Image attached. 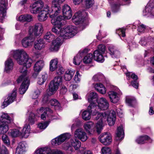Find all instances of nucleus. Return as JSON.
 I'll list each match as a JSON object with an SVG mask.
<instances>
[{
  "label": "nucleus",
  "instance_id": "nucleus-1",
  "mask_svg": "<svg viewBox=\"0 0 154 154\" xmlns=\"http://www.w3.org/2000/svg\"><path fill=\"white\" fill-rule=\"evenodd\" d=\"M11 53L17 63L20 65H23L20 68L19 71L22 74L17 79V83L21 82L25 78H26L27 79H29L27 75V69L31 66L33 62L32 59L29 57L26 52L23 49L13 51Z\"/></svg>",
  "mask_w": 154,
  "mask_h": 154
},
{
  "label": "nucleus",
  "instance_id": "nucleus-2",
  "mask_svg": "<svg viewBox=\"0 0 154 154\" xmlns=\"http://www.w3.org/2000/svg\"><path fill=\"white\" fill-rule=\"evenodd\" d=\"M95 119L99 120L96 124V128L97 133L99 134L103 129L104 122L107 120L109 126H112L114 124L116 121V113L113 110H111L109 112L99 113Z\"/></svg>",
  "mask_w": 154,
  "mask_h": 154
},
{
  "label": "nucleus",
  "instance_id": "nucleus-3",
  "mask_svg": "<svg viewBox=\"0 0 154 154\" xmlns=\"http://www.w3.org/2000/svg\"><path fill=\"white\" fill-rule=\"evenodd\" d=\"M43 31V27L40 23H37L34 26H29V36L24 38L22 40L23 46L27 48L31 45L34 41L35 36H40Z\"/></svg>",
  "mask_w": 154,
  "mask_h": 154
},
{
  "label": "nucleus",
  "instance_id": "nucleus-4",
  "mask_svg": "<svg viewBox=\"0 0 154 154\" xmlns=\"http://www.w3.org/2000/svg\"><path fill=\"white\" fill-rule=\"evenodd\" d=\"M61 26H56L52 29V31L59 35L64 39H67L73 37L77 33L75 27L72 26H65L61 28Z\"/></svg>",
  "mask_w": 154,
  "mask_h": 154
},
{
  "label": "nucleus",
  "instance_id": "nucleus-5",
  "mask_svg": "<svg viewBox=\"0 0 154 154\" xmlns=\"http://www.w3.org/2000/svg\"><path fill=\"white\" fill-rule=\"evenodd\" d=\"M55 13L54 11H52V9L50 8L48 5H45L43 10H42L38 15V20L40 21H44L45 20L48 18V14H49L51 18H54L58 14L51 17V15Z\"/></svg>",
  "mask_w": 154,
  "mask_h": 154
},
{
  "label": "nucleus",
  "instance_id": "nucleus-6",
  "mask_svg": "<svg viewBox=\"0 0 154 154\" xmlns=\"http://www.w3.org/2000/svg\"><path fill=\"white\" fill-rule=\"evenodd\" d=\"M62 82V77L60 76L55 77L54 80L51 81L49 85V90L48 94L49 95L53 94L58 89L59 85Z\"/></svg>",
  "mask_w": 154,
  "mask_h": 154
},
{
  "label": "nucleus",
  "instance_id": "nucleus-7",
  "mask_svg": "<svg viewBox=\"0 0 154 154\" xmlns=\"http://www.w3.org/2000/svg\"><path fill=\"white\" fill-rule=\"evenodd\" d=\"M81 142L75 138L72 139L70 140L69 142L63 145V147L64 149L70 152L74 151L73 147L75 150H78L81 146Z\"/></svg>",
  "mask_w": 154,
  "mask_h": 154
},
{
  "label": "nucleus",
  "instance_id": "nucleus-8",
  "mask_svg": "<svg viewBox=\"0 0 154 154\" xmlns=\"http://www.w3.org/2000/svg\"><path fill=\"white\" fill-rule=\"evenodd\" d=\"M122 95V93L118 89L116 91H111L108 93V95L110 101L113 103H117Z\"/></svg>",
  "mask_w": 154,
  "mask_h": 154
},
{
  "label": "nucleus",
  "instance_id": "nucleus-9",
  "mask_svg": "<svg viewBox=\"0 0 154 154\" xmlns=\"http://www.w3.org/2000/svg\"><path fill=\"white\" fill-rule=\"evenodd\" d=\"M43 6V2L41 0L38 1L30 5V11L32 14H37L42 10Z\"/></svg>",
  "mask_w": 154,
  "mask_h": 154
},
{
  "label": "nucleus",
  "instance_id": "nucleus-10",
  "mask_svg": "<svg viewBox=\"0 0 154 154\" xmlns=\"http://www.w3.org/2000/svg\"><path fill=\"white\" fill-rule=\"evenodd\" d=\"M52 5L51 8L52 11H54L55 13L51 15V17H53L57 14H58L60 13L61 8L60 4L63 3L65 0H51Z\"/></svg>",
  "mask_w": 154,
  "mask_h": 154
},
{
  "label": "nucleus",
  "instance_id": "nucleus-11",
  "mask_svg": "<svg viewBox=\"0 0 154 154\" xmlns=\"http://www.w3.org/2000/svg\"><path fill=\"white\" fill-rule=\"evenodd\" d=\"M38 113H41L43 112V113L41 115V119L43 120H45L46 119V116H47L49 118V119L52 120L56 119L55 116H53L52 115H50L48 116L46 115L48 112L50 113H52V111L49 108H44L43 107H41L38 110Z\"/></svg>",
  "mask_w": 154,
  "mask_h": 154
},
{
  "label": "nucleus",
  "instance_id": "nucleus-12",
  "mask_svg": "<svg viewBox=\"0 0 154 154\" xmlns=\"http://www.w3.org/2000/svg\"><path fill=\"white\" fill-rule=\"evenodd\" d=\"M70 134L66 133L63 134L55 139H53L51 141V143L52 145H59L63 142L69 138Z\"/></svg>",
  "mask_w": 154,
  "mask_h": 154
},
{
  "label": "nucleus",
  "instance_id": "nucleus-13",
  "mask_svg": "<svg viewBox=\"0 0 154 154\" xmlns=\"http://www.w3.org/2000/svg\"><path fill=\"white\" fill-rule=\"evenodd\" d=\"M84 128L89 135H92L97 131L96 126L95 127L94 123L92 122L89 121L85 123Z\"/></svg>",
  "mask_w": 154,
  "mask_h": 154
},
{
  "label": "nucleus",
  "instance_id": "nucleus-14",
  "mask_svg": "<svg viewBox=\"0 0 154 154\" xmlns=\"http://www.w3.org/2000/svg\"><path fill=\"white\" fill-rule=\"evenodd\" d=\"M17 90L14 89L11 93L9 94L8 97L5 99L2 106V108H4L9 104L13 102L16 97Z\"/></svg>",
  "mask_w": 154,
  "mask_h": 154
},
{
  "label": "nucleus",
  "instance_id": "nucleus-15",
  "mask_svg": "<svg viewBox=\"0 0 154 154\" xmlns=\"http://www.w3.org/2000/svg\"><path fill=\"white\" fill-rule=\"evenodd\" d=\"M74 135L75 138L80 140L82 141H85L88 139L86 133L82 128L77 129L74 133Z\"/></svg>",
  "mask_w": 154,
  "mask_h": 154
},
{
  "label": "nucleus",
  "instance_id": "nucleus-16",
  "mask_svg": "<svg viewBox=\"0 0 154 154\" xmlns=\"http://www.w3.org/2000/svg\"><path fill=\"white\" fill-rule=\"evenodd\" d=\"M98 107L101 110H106L108 108L109 104L107 100L103 97L100 98L97 101Z\"/></svg>",
  "mask_w": 154,
  "mask_h": 154
},
{
  "label": "nucleus",
  "instance_id": "nucleus-17",
  "mask_svg": "<svg viewBox=\"0 0 154 154\" xmlns=\"http://www.w3.org/2000/svg\"><path fill=\"white\" fill-rule=\"evenodd\" d=\"M99 141L104 145H109L112 141L111 137L108 134H102L98 138Z\"/></svg>",
  "mask_w": 154,
  "mask_h": 154
},
{
  "label": "nucleus",
  "instance_id": "nucleus-18",
  "mask_svg": "<svg viewBox=\"0 0 154 154\" xmlns=\"http://www.w3.org/2000/svg\"><path fill=\"white\" fill-rule=\"evenodd\" d=\"M62 12L63 17L65 19H69L72 15V12L71 8L68 5H65L63 7Z\"/></svg>",
  "mask_w": 154,
  "mask_h": 154
},
{
  "label": "nucleus",
  "instance_id": "nucleus-19",
  "mask_svg": "<svg viewBox=\"0 0 154 154\" xmlns=\"http://www.w3.org/2000/svg\"><path fill=\"white\" fill-rule=\"evenodd\" d=\"M7 2L5 0L0 1V20H3L5 16Z\"/></svg>",
  "mask_w": 154,
  "mask_h": 154
},
{
  "label": "nucleus",
  "instance_id": "nucleus-20",
  "mask_svg": "<svg viewBox=\"0 0 154 154\" xmlns=\"http://www.w3.org/2000/svg\"><path fill=\"white\" fill-rule=\"evenodd\" d=\"M23 82L19 88V92L20 94H24L28 89L29 85V81L25 78V79H23L22 81Z\"/></svg>",
  "mask_w": 154,
  "mask_h": 154
},
{
  "label": "nucleus",
  "instance_id": "nucleus-21",
  "mask_svg": "<svg viewBox=\"0 0 154 154\" xmlns=\"http://www.w3.org/2000/svg\"><path fill=\"white\" fill-rule=\"evenodd\" d=\"M88 110L90 113L93 115H95L100 111V109L98 108L97 105H96L94 103H91L88 106Z\"/></svg>",
  "mask_w": 154,
  "mask_h": 154
},
{
  "label": "nucleus",
  "instance_id": "nucleus-22",
  "mask_svg": "<svg viewBox=\"0 0 154 154\" xmlns=\"http://www.w3.org/2000/svg\"><path fill=\"white\" fill-rule=\"evenodd\" d=\"M143 14L144 16L151 15L154 16V6L150 5V3L149 2L145 7V9L143 11Z\"/></svg>",
  "mask_w": 154,
  "mask_h": 154
},
{
  "label": "nucleus",
  "instance_id": "nucleus-23",
  "mask_svg": "<svg viewBox=\"0 0 154 154\" xmlns=\"http://www.w3.org/2000/svg\"><path fill=\"white\" fill-rule=\"evenodd\" d=\"M61 45V40L59 37H57L52 42V45L50 48L51 51H58Z\"/></svg>",
  "mask_w": 154,
  "mask_h": 154
},
{
  "label": "nucleus",
  "instance_id": "nucleus-24",
  "mask_svg": "<svg viewBox=\"0 0 154 154\" xmlns=\"http://www.w3.org/2000/svg\"><path fill=\"white\" fill-rule=\"evenodd\" d=\"M82 13L81 11L76 13L72 17L73 21L75 22L76 24L82 23L84 21L82 16Z\"/></svg>",
  "mask_w": 154,
  "mask_h": 154
},
{
  "label": "nucleus",
  "instance_id": "nucleus-25",
  "mask_svg": "<svg viewBox=\"0 0 154 154\" xmlns=\"http://www.w3.org/2000/svg\"><path fill=\"white\" fill-rule=\"evenodd\" d=\"M26 143L24 142H20L16 148L15 154H24L25 152Z\"/></svg>",
  "mask_w": 154,
  "mask_h": 154
},
{
  "label": "nucleus",
  "instance_id": "nucleus-26",
  "mask_svg": "<svg viewBox=\"0 0 154 154\" xmlns=\"http://www.w3.org/2000/svg\"><path fill=\"white\" fill-rule=\"evenodd\" d=\"M109 54L112 57H119L120 53V52L116 50V48L113 45H110L108 48Z\"/></svg>",
  "mask_w": 154,
  "mask_h": 154
},
{
  "label": "nucleus",
  "instance_id": "nucleus-27",
  "mask_svg": "<svg viewBox=\"0 0 154 154\" xmlns=\"http://www.w3.org/2000/svg\"><path fill=\"white\" fill-rule=\"evenodd\" d=\"M52 150L47 147L38 148L35 150V154H51Z\"/></svg>",
  "mask_w": 154,
  "mask_h": 154
},
{
  "label": "nucleus",
  "instance_id": "nucleus-28",
  "mask_svg": "<svg viewBox=\"0 0 154 154\" xmlns=\"http://www.w3.org/2000/svg\"><path fill=\"white\" fill-rule=\"evenodd\" d=\"M1 122L8 124L12 121V119L7 113H3L0 117Z\"/></svg>",
  "mask_w": 154,
  "mask_h": 154
},
{
  "label": "nucleus",
  "instance_id": "nucleus-29",
  "mask_svg": "<svg viewBox=\"0 0 154 154\" xmlns=\"http://www.w3.org/2000/svg\"><path fill=\"white\" fill-rule=\"evenodd\" d=\"M14 63L11 59H8L5 62V71L7 72H9L13 69Z\"/></svg>",
  "mask_w": 154,
  "mask_h": 154
},
{
  "label": "nucleus",
  "instance_id": "nucleus-30",
  "mask_svg": "<svg viewBox=\"0 0 154 154\" xmlns=\"http://www.w3.org/2000/svg\"><path fill=\"white\" fill-rule=\"evenodd\" d=\"M94 58L95 60L101 63L103 62L104 61L103 54L101 53L97 50H95L94 53Z\"/></svg>",
  "mask_w": 154,
  "mask_h": 154
},
{
  "label": "nucleus",
  "instance_id": "nucleus-31",
  "mask_svg": "<svg viewBox=\"0 0 154 154\" xmlns=\"http://www.w3.org/2000/svg\"><path fill=\"white\" fill-rule=\"evenodd\" d=\"M116 135V139L117 140H121L124 137V132L123 125H121L118 128Z\"/></svg>",
  "mask_w": 154,
  "mask_h": 154
},
{
  "label": "nucleus",
  "instance_id": "nucleus-32",
  "mask_svg": "<svg viewBox=\"0 0 154 154\" xmlns=\"http://www.w3.org/2000/svg\"><path fill=\"white\" fill-rule=\"evenodd\" d=\"M51 18V23L52 24L55 26H61L62 23L61 21L63 19V17L62 16H59L56 18Z\"/></svg>",
  "mask_w": 154,
  "mask_h": 154
},
{
  "label": "nucleus",
  "instance_id": "nucleus-33",
  "mask_svg": "<svg viewBox=\"0 0 154 154\" xmlns=\"http://www.w3.org/2000/svg\"><path fill=\"white\" fill-rule=\"evenodd\" d=\"M85 51V50H84L82 52H79L76 56L74 57L73 60V63L74 64L77 65L80 64L82 60V56Z\"/></svg>",
  "mask_w": 154,
  "mask_h": 154
},
{
  "label": "nucleus",
  "instance_id": "nucleus-34",
  "mask_svg": "<svg viewBox=\"0 0 154 154\" xmlns=\"http://www.w3.org/2000/svg\"><path fill=\"white\" fill-rule=\"evenodd\" d=\"M58 62L57 58L51 60L50 63V69L51 71L53 72L57 69L59 66L58 64Z\"/></svg>",
  "mask_w": 154,
  "mask_h": 154
},
{
  "label": "nucleus",
  "instance_id": "nucleus-35",
  "mask_svg": "<svg viewBox=\"0 0 154 154\" xmlns=\"http://www.w3.org/2000/svg\"><path fill=\"white\" fill-rule=\"evenodd\" d=\"M30 126L29 124L25 125L23 129L22 132H20L21 136L26 138L27 137L30 132Z\"/></svg>",
  "mask_w": 154,
  "mask_h": 154
},
{
  "label": "nucleus",
  "instance_id": "nucleus-36",
  "mask_svg": "<svg viewBox=\"0 0 154 154\" xmlns=\"http://www.w3.org/2000/svg\"><path fill=\"white\" fill-rule=\"evenodd\" d=\"M45 47L44 42L42 39H39L35 41L34 44V48L36 50H41Z\"/></svg>",
  "mask_w": 154,
  "mask_h": 154
},
{
  "label": "nucleus",
  "instance_id": "nucleus-37",
  "mask_svg": "<svg viewBox=\"0 0 154 154\" xmlns=\"http://www.w3.org/2000/svg\"><path fill=\"white\" fill-rule=\"evenodd\" d=\"M44 66V63L43 60L37 61L35 64L33 68L34 71L36 72H39L41 71Z\"/></svg>",
  "mask_w": 154,
  "mask_h": 154
},
{
  "label": "nucleus",
  "instance_id": "nucleus-38",
  "mask_svg": "<svg viewBox=\"0 0 154 154\" xmlns=\"http://www.w3.org/2000/svg\"><path fill=\"white\" fill-rule=\"evenodd\" d=\"M147 140L149 142H152V140L147 136L145 135L141 136L137 138L136 141L138 144L143 143L146 140Z\"/></svg>",
  "mask_w": 154,
  "mask_h": 154
},
{
  "label": "nucleus",
  "instance_id": "nucleus-39",
  "mask_svg": "<svg viewBox=\"0 0 154 154\" xmlns=\"http://www.w3.org/2000/svg\"><path fill=\"white\" fill-rule=\"evenodd\" d=\"M75 73L74 70H68L66 72L64 79L66 81H69L72 78Z\"/></svg>",
  "mask_w": 154,
  "mask_h": 154
},
{
  "label": "nucleus",
  "instance_id": "nucleus-40",
  "mask_svg": "<svg viewBox=\"0 0 154 154\" xmlns=\"http://www.w3.org/2000/svg\"><path fill=\"white\" fill-rule=\"evenodd\" d=\"M96 90L100 93L104 94L106 92V89L103 85L101 84H97L94 86Z\"/></svg>",
  "mask_w": 154,
  "mask_h": 154
},
{
  "label": "nucleus",
  "instance_id": "nucleus-41",
  "mask_svg": "<svg viewBox=\"0 0 154 154\" xmlns=\"http://www.w3.org/2000/svg\"><path fill=\"white\" fill-rule=\"evenodd\" d=\"M19 20L20 21L30 22L32 20V17L31 15L28 14L22 15L19 17Z\"/></svg>",
  "mask_w": 154,
  "mask_h": 154
},
{
  "label": "nucleus",
  "instance_id": "nucleus-42",
  "mask_svg": "<svg viewBox=\"0 0 154 154\" xmlns=\"http://www.w3.org/2000/svg\"><path fill=\"white\" fill-rule=\"evenodd\" d=\"M8 124L0 122V134H3L6 133L8 130Z\"/></svg>",
  "mask_w": 154,
  "mask_h": 154
},
{
  "label": "nucleus",
  "instance_id": "nucleus-43",
  "mask_svg": "<svg viewBox=\"0 0 154 154\" xmlns=\"http://www.w3.org/2000/svg\"><path fill=\"white\" fill-rule=\"evenodd\" d=\"M93 57L92 54L89 53L85 56L83 59V62L85 63H91Z\"/></svg>",
  "mask_w": 154,
  "mask_h": 154
},
{
  "label": "nucleus",
  "instance_id": "nucleus-44",
  "mask_svg": "<svg viewBox=\"0 0 154 154\" xmlns=\"http://www.w3.org/2000/svg\"><path fill=\"white\" fill-rule=\"evenodd\" d=\"M131 78L134 80L133 81H132L131 83L132 85L136 88H138V83L136 81L137 79V76L135 75L134 74H132L131 75Z\"/></svg>",
  "mask_w": 154,
  "mask_h": 154
},
{
  "label": "nucleus",
  "instance_id": "nucleus-45",
  "mask_svg": "<svg viewBox=\"0 0 154 154\" xmlns=\"http://www.w3.org/2000/svg\"><path fill=\"white\" fill-rule=\"evenodd\" d=\"M55 38V36L54 35L50 32H48L45 34L44 36V38L47 42H50L52 41Z\"/></svg>",
  "mask_w": 154,
  "mask_h": 154
},
{
  "label": "nucleus",
  "instance_id": "nucleus-46",
  "mask_svg": "<svg viewBox=\"0 0 154 154\" xmlns=\"http://www.w3.org/2000/svg\"><path fill=\"white\" fill-rule=\"evenodd\" d=\"M48 77V75L47 74L44 73L42 74L41 77H39L38 79V84L39 85L43 84L47 79Z\"/></svg>",
  "mask_w": 154,
  "mask_h": 154
},
{
  "label": "nucleus",
  "instance_id": "nucleus-47",
  "mask_svg": "<svg viewBox=\"0 0 154 154\" xmlns=\"http://www.w3.org/2000/svg\"><path fill=\"white\" fill-rule=\"evenodd\" d=\"M83 4L85 5V7L86 8L91 7L94 2V0H83Z\"/></svg>",
  "mask_w": 154,
  "mask_h": 154
},
{
  "label": "nucleus",
  "instance_id": "nucleus-48",
  "mask_svg": "<svg viewBox=\"0 0 154 154\" xmlns=\"http://www.w3.org/2000/svg\"><path fill=\"white\" fill-rule=\"evenodd\" d=\"M91 114L88 110H85L82 114V118L85 120H89L91 118Z\"/></svg>",
  "mask_w": 154,
  "mask_h": 154
},
{
  "label": "nucleus",
  "instance_id": "nucleus-49",
  "mask_svg": "<svg viewBox=\"0 0 154 154\" xmlns=\"http://www.w3.org/2000/svg\"><path fill=\"white\" fill-rule=\"evenodd\" d=\"M9 132L11 136L14 137L21 136L20 132L17 129L12 130Z\"/></svg>",
  "mask_w": 154,
  "mask_h": 154
},
{
  "label": "nucleus",
  "instance_id": "nucleus-50",
  "mask_svg": "<svg viewBox=\"0 0 154 154\" xmlns=\"http://www.w3.org/2000/svg\"><path fill=\"white\" fill-rule=\"evenodd\" d=\"M104 78L103 75L100 73H98L95 75L93 77L92 79L94 81H101Z\"/></svg>",
  "mask_w": 154,
  "mask_h": 154
},
{
  "label": "nucleus",
  "instance_id": "nucleus-51",
  "mask_svg": "<svg viewBox=\"0 0 154 154\" xmlns=\"http://www.w3.org/2000/svg\"><path fill=\"white\" fill-rule=\"evenodd\" d=\"M97 93L92 92L90 93L88 100L89 101L91 102V103H93L94 99H95V100H97Z\"/></svg>",
  "mask_w": 154,
  "mask_h": 154
},
{
  "label": "nucleus",
  "instance_id": "nucleus-52",
  "mask_svg": "<svg viewBox=\"0 0 154 154\" xmlns=\"http://www.w3.org/2000/svg\"><path fill=\"white\" fill-rule=\"evenodd\" d=\"M49 124V122H44L38 124V127L41 130H43L45 129Z\"/></svg>",
  "mask_w": 154,
  "mask_h": 154
},
{
  "label": "nucleus",
  "instance_id": "nucleus-53",
  "mask_svg": "<svg viewBox=\"0 0 154 154\" xmlns=\"http://www.w3.org/2000/svg\"><path fill=\"white\" fill-rule=\"evenodd\" d=\"M36 116L35 114L32 113H31L29 117L28 121L31 124H33L35 121L36 120Z\"/></svg>",
  "mask_w": 154,
  "mask_h": 154
},
{
  "label": "nucleus",
  "instance_id": "nucleus-54",
  "mask_svg": "<svg viewBox=\"0 0 154 154\" xmlns=\"http://www.w3.org/2000/svg\"><path fill=\"white\" fill-rule=\"evenodd\" d=\"M49 103L52 106H55L56 108L59 107L60 104L58 101L56 99H52L49 101Z\"/></svg>",
  "mask_w": 154,
  "mask_h": 154
},
{
  "label": "nucleus",
  "instance_id": "nucleus-55",
  "mask_svg": "<svg viewBox=\"0 0 154 154\" xmlns=\"http://www.w3.org/2000/svg\"><path fill=\"white\" fill-rule=\"evenodd\" d=\"M125 28H119L116 30V33L118 34L119 36L121 35L122 37H124L125 36Z\"/></svg>",
  "mask_w": 154,
  "mask_h": 154
},
{
  "label": "nucleus",
  "instance_id": "nucleus-56",
  "mask_svg": "<svg viewBox=\"0 0 154 154\" xmlns=\"http://www.w3.org/2000/svg\"><path fill=\"white\" fill-rule=\"evenodd\" d=\"M106 50V46L102 44L99 45L98 47V49L96 50L98 51L99 52L103 54L105 53Z\"/></svg>",
  "mask_w": 154,
  "mask_h": 154
},
{
  "label": "nucleus",
  "instance_id": "nucleus-57",
  "mask_svg": "<svg viewBox=\"0 0 154 154\" xmlns=\"http://www.w3.org/2000/svg\"><path fill=\"white\" fill-rule=\"evenodd\" d=\"M101 151L102 154H111V149L107 146L102 147Z\"/></svg>",
  "mask_w": 154,
  "mask_h": 154
},
{
  "label": "nucleus",
  "instance_id": "nucleus-58",
  "mask_svg": "<svg viewBox=\"0 0 154 154\" xmlns=\"http://www.w3.org/2000/svg\"><path fill=\"white\" fill-rule=\"evenodd\" d=\"M120 4H113L112 7V10L114 13L117 12L119 10Z\"/></svg>",
  "mask_w": 154,
  "mask_h": 154
},
{
  "label": "nucleus",
  "instance_id": "nucleus-59",
  "mask_svg": "<svg viewBox=\"0 0 154 154\" xmlns=\"http://www.w3.org/2000/svg\"><path fill=\"white\" fill-rule=\"evenodd\" d=\"M126 102L130 106H132L135 102V100L133 98L127 97L126 100Z\"/></svg>",
  "mask_w": 154,
  "mask_h": 154
},
{
  "label": "nucleus",
  "instance_id": "nucleus-60",
  "mask_svg": "<svg viewBox=\"0 0 154 154\" xmlns=\"http://www.w3.org/2000/svg\"><path fill=\"white\" fill-rule=\"evenodd\" d=\"M2 140L4 143L7 145L10 144V140L7 136L5 134H3L2 137Z\"/></svg>",
  "mask_w": 154,
  "mask_h": 154
},
{
  "label": "nucleus",
  "instance_id": "nucleus-61",
  "mask_svg": "<svg viewBox=\"0 0 154 154\" xmlns=\"http://www.w3.org/2000/svg\"><path fill=\"white\" fill-rule=\"evenodd\" d=\"M64 69L63 67L60 66H59L57 69V74L59 75H60L64 73Z\"/></svg>",
  "mask_w": 154,
  "mask_h": 154
},
{
  "label": "nucleus",
  "instance_id": "nucleus-62",
  "mask_svg": "<svg viewBox=\"0 0 154 154\" xmlns=\"http://www.w3.org/2000/svg\"><path fill=\"white\" fill-rule=\"evenodd\" d=\"M81 75H80L79 71L76 72L75 75L74 80L76 83L79 82L80 80Z\"/></svg>",
  "mask_w": 154,
  "mask_h": 154
},
{
  "label": "nucleus",
  "instance_id": "nucleus-63",
  "mask_svg": "<svg viewBox=\"0 0 154 154\" xmlns=\"http://www.w3.org/2000/svg\"><path fill=\"white\" fill-rule=\"evenodd\" d=\"M40 93V91L39 90H36L33 93L32 96V98L33 99H36L38 97Z\"/></svg>",
  "mask_w": 154,
  "mask_h": 154
},
{
  "label": "nucleus",
  "instance_id": "nucleus-64",
  "mask_svg": "<svg viewBox=\"0 0 154 154\" xmlns=\"http://www.w3.org/2000/svg\"><path fill=\"white\" fill-rule=\"evenodd\" d=\"M146 29V26L143 24H140L138 26L137 30L139 32H143Z\"/></svg>",
  "mask_w": 154,
  "mask_h": 154
}]
</instances>
